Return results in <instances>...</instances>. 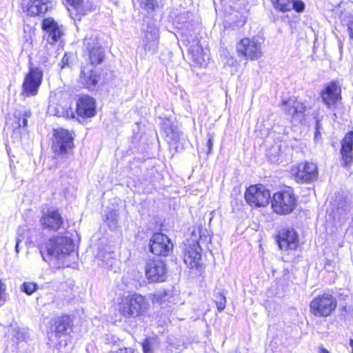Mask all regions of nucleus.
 Here are the masks:
<instances>
[{
	"label": "nucleus",
	"mask_w": 353,
	"mask_h": 353,
	"mask_svg": "<svg viewBox=\"0 0 353 353\" xmlns=\"http://www.w3.org/2000/svg\"><path fill=\"white\" fill-rule=\"evenodd\" d=\"M68 63H69V58L65 54L62 59H61V68H63L65 66H67L68 65Z\"/></svg>",
	"instance_id": "obj_39"
},
{
	"label": "nucleus",
	"mask_w": 353,
	"mask_h": 353,
	"mask_svg": "<svg viewBox=\"0 0 353 353\" xmlns=\"http://www.w3.org/2000/svg\"><path fill=\"white\" fill-rule=\"evenodd\" d=\"M236 50L239 54L247 59L254 60L261 57V43L255 39L244 38L237 43Z\"/></svg>",
	"instance_id": "obj_13"
},
{
	"label": "nucleus",
	"mask_w": 353,
	"mask_h": 353,
	"mask_svg": "<svg viewBox=\"0 0 353 353\" xmlns=\"http://www.w3.org/2000/svg\"><path fill=\"white\" fill-rule=\"evenodd\" d=\"M46 249L49 256L59 260L66 257L75 260L77 257L74 251V243L70 238L67 236H57L50 239L47 243Z\"/></svg>",
	"instance_id": "obj_1"
},
{
	"label": "nucleus",
	"mask_w": 353,
	"mask_h": 353,
	"mask_svg": "<svg viewBox=\"0 0 353 353\" xmlns=\"http://www.w3.org/2000/svg\"><path fill=\"white\" fill-rule=\"evenodd\" d=\"M292 9L295 10L296 12H302L305 8V4L302 1L293 0L292 2Z\"/></svg>",
	"instance_id": "obj_34"
},
{
	"label": "nucleus",
	"mask_w": 353,
	"mask_h": 353,
	"mask_svg": "<svg viewBox=\"0 0 353 353\" xmlns=\"http://www.w3.org/2000/svg\"><path fill=\"white\" fill-rule=\"evenodd\" d=\"M77 112L79 117L89 118L96 113L95 101L89 96H83L77 101Z\"/></svg>",
	"instance_id": "obj_21"
},
{
	"label": "nucleus",
	"mask_w": 353,
	"mask_h": 353,
	"mask_svg": "<svg viewBox=\"0 0 353 353\" xmlns=\"http://www.w3.org/2000/svg\"><path fill=\"white\" fill-rule=\"evenodd\" d=\"M19 241L17 240V243H16V245H15V250H16V252H19Z\"/></svg>",
	"instance_id": "obj_45"
},
{
	"label": "nucleus",
	"mask_w": 353,
	"mask_h": 353,
	"mask_svg": "<svg viewBox=\"0 0 353 353\" xmlns=\"http://www.w3.org/2000/svg\"><path fill=\"white\" fill-rule=\"evenodd\" d=\"M50 0H29L27 13L30 16L45 14L48 8Z\"/></svg>",
	"instance_id": "obj_26"
},
{
	"label": "nucleus",
	"mask_w": 353,
	"mask_h": 353,
	"mask_svg": "<svg viewBox=\"0 0 353 353\" xmlns=\"http://www.w3.org/2000/svg\"><path fill=\"white\" fill-rule=\"evenodd\" d=\"M341 88L339 82L332 81L325 85L320 95L323 103L330 108L341 99Z\"/></svg>",
	"instance_id": "obj_15"
},
{
	"label": "nucleus",
	"mask_w": 353,
	"mask_h": 353,
	"mask_svg": "<svg viewBox=\"0 0 353 353\" xmlns=\"http://www.w3.org/2000/svg\"><path fill=\"white\" fill-rule=\"evenodd\" d=\"M68 4L79 12H81V3L83 0H65Z\"/></svg>",
	"instance_id": "obj_35"
},
{
	"label": "nucleus",
	"mask_w": 353,
	"mask_h": 353,
	"mask_svg": "<svg viewBox=\"0 0 353 353\" xmlns=\"http://www.w3.org/2000/svg\"><path fill=\"white\" fill-rule=\"evenodd\" d=\"M54 332L49 336V340L54 342V335L56 338H60L62 336L70 334L72 330L73 323L69 316L63 315L57 316L54 319Z\"/></svg>",
	"instance_id": "obj_17"
},
{
	"label": "nucleus",
	"mask_w": 353,
	"mask_h": 353,
	"mask_svg": "<svg viewBox=\"0 0 353 353\" xmlns=\"http://www.w3.org/2000/svg\"><path fill=\"white\" fill-rule=\"evenodd\" d=\"M117 217L118 214L116 210H110L106 213L105 222L110 228L114 229L117 227Z\"/></svg>",
	"instance_id": "obj_30"
},
{
	"label": "nucleus",
	"mask_w": 353,
	"mask_h": 353,
	"mask_svg": "<svg viewBox=\"0 0 353 353\" xmlns=\"http://www.w3.org/2000/svg\"><path fill=\"white\" fill-rule=\"evenodd\" d=\"M42 29L46 32L48 42L51 44L58 41L63 34V27L51 17L43 20Z\"/></svg>",
	"instance_id": "obj_18"
},
{
	"label": "nucleus",
	"mask_w": 353,
	"mask_h": 353,
	"mask_svg": "<svg viewBox=\"0 0 353 353\" xmlns=\"http://www.w3.org/2000/svg\"><path fill=\"white\" fill-rule=\"evenodd\" d=\"M73 137L68 130L60 129L55 131L52 150L58 157L68 158L72 154Z\"/></svg>",
	"instance_id": "obj_5"
},
{
	"label": "nucleus",
	"mask_w": 353,
	"mask_h": 353,
	"mask_svg": "<svg viewBox=\"0 0 353 353\" xmlns=\"http://www.w3.org/2000/svg\"><path fill=\"white\" fill-rule=\"evenodd\" d=\"M83 56L89 61V66L101 64L105 58V50L95 32L88 33L83 39Z\"/></svg>",
	"instance_id": "obj_2"
},
{
	"label": "nucleus",
	"mask_w": 353,
	"mask_h": 353,
	"mask_svg": "<svg viewBox=\"0 0 353 353\" xmlns=\"http://www.w3.org/2000/svg\"><path fill=\"white\" fill-rule=\"evenodd\" d=\"M270 198V191L262 185H251L245 193V199L251 206H265Z\"/></svg>",
	"instance_id": "obj_8"
},
{
	"label": "nucleus",
	"mask_w": 353,
	"mask_h": 353,
	"mask_svg": "<svg viewBox=\"0 0 353 353\" xmlns=\"http://www.w3.org/2000/svg\"><path fill=\"white\" fill-rule=\"evenodd\" d=\"M38 288V285L34 282H24L21 286V291L28 295H31Z\"/></svg>",
	"instance_id": "obj_32"
},
{
	"label": "nucleus",
	"mask_w": 353,
	"mask_h": 353,
	"mask_svg": "<svg viewBox=\"0 0 353 353\" xmlns=\"http://www.w3.org/2000/svg\"><path fill=\"white\" fill-rule=\"evenodd\" d=\"M167 137L170 140V145L174 147L176 151L182 150L186 142L184 134L176 128L170 126L165 130Z\"/></svg>",
	"instance_id": "obj_24"
},
{
	"label": "nucleus",
	"mask_w": 353,
	"mask_h": 353,
	"mask_svg": "<svg viewBox=\"0 0 353 353\" xmlns=\"http://www.w3.org/2000/svg\"><path fill=\"white\" fill-rule=\"evenodd\" d=\"M281 105L285 113L291 117L303 116L306 110L305 103L294 97H290L288 100H283Z\"/></svg>",
	"instance_id": "obj_22"
},
{
	"label": "nucleus",
	"mask_w": 353,
	"mask_h": 353,
	"mask_svg": "<svg viewBox=\"0 0 353 353\" xmlns=\"http://www.w3.org/2000/svg\"><path fill=\"white\" fill-rule=\"evenodd\" d=\"M350 346L352 348V353H353V339H350Z\"/></svg>",
	"instance_id": "obj_46"
},
{
	"label": "nucleus",
	"mask_w": 353,
	"mask_h": 353,
	"mask_svg": "<svg viewBox=\"0 0 353 353\" xmlns=\"http://www.w3.org/2000/svg\"><path fill=\"white\" fill-rule=\"evenodd\" d=\"M321 137V130H315L314 132V140L317 141Z\"/></svg>",
	"instance_id": "obj_43"
},
{
	"label": "nucleus",
	"mask_w": 353,
	"mask_h": 353,
	"mask_svg": "<svg viewBox=\"0 0 353 353\" xmlns=\"http://www.w3.org/2000/svg\"><path fill=\"white\" fill-rule=\"evenodd\" d=\"M15 117H18L19 128H26L28 125V119L31 117V112L29 110H23L20 112L18 115L15 114Z\"/></svg>",
	"instance_id": "obj_28"
},
{
	"label": "nucleus",
	"mask_w": 353,
	"mask_h": 353,
	"mask_svg": "<svg viewBox=\"0 0 353 353\" xmlns=\"http://www.w3.org/2000/svg\"><path fill=\"white\" fill-rule=\"evenodd\" d=\"M188 52L192 55L193 61L196 64L202 65L205 61L206 53L204 52L201 45L197 38L190 42L188 41Z\"/></svg>",
	"instance_id": "obj_25"
},
{
	"label": "nucleus",
	"mask_w": 353,
	"mask_h": 353,
	"mask_svg": "<svg viewBox=\"0 0 353 353\" xmlns=\"http://www.w3.org/2000/svg\"><path fill=\"white\" fill-rule=\"evenodd\" d=\"M149 303L145 297L139 294L125 296L119 306L120 313L126 318H134L147 312Z\"/></svg>",
	"instance_id": "obj_3"
},
{
	"label": "nucleus",
	"mask_w": 353,
	"mask_h": 353,
	"mask_svg": "<svg viewBox=\"0 0 353 353\" xmlns=\"http://www.w3.org/2000/svg\"><path fill=\"white\" fill-rule=\"evenodd\" d=\"M108 257L107 259H105V257H104L102 260L104 262V265L107 268H112L114 266V265L115 264V263L117 262V259L113 258L111 256V254H108Z\"/></svg>",
	"instance_id": "obj_37"
},
{
	"label": "nucleus",
	"mask_w": 353,
	"mask_h": 353,
	"mask_svg": "<svg viewBox=\"0 0 353 353\" xmlns=\"http://www.w3.org/2000/svg\"><path fill=\"white\" fill-rule=\"evenodd\" d=\"M323 128L319 119H316L315 124V130H321Z\"/></svg>",
	"instance_id": "obj_42"
},
{
	"label": "nucleus",
	"mask_w": 353,
	"mask_h": 353,
	"mask_svg": "<svg viewBox=\"0 0 353 353\" xmlns=\"http://www.w3.org/2000/svg\"><path fill=\"white\" fill-rule=\"evenodd\" d=\"M353 131L347 132L342 140L341 154L343 163L348 165L353 160Z\"/></svg>",
	"instance_id": "obj_23"
},
{
	"label": "nucleus",
	"mask_w": 353,
	"mask_h": 353,
	"mask_svg": "<svg viewBox=\"0 0 353 353\" xmlns=\"http://www.w3.org/2000/svg\"><path fill=\"white\" fill-rule=\"evenodd\" d=\"M161 0H140L141 7L147 12L153 11L159 8Z\"/></svg>",
	"instance_id": "obj_29"
},
{
	"label": "nucleus",
	"mask_w": 353,
	"mask_h": 353,
	"mask_svg": "<svg viewBox=\"0 0 353 353\" xmlns=\"http://www.w3.org/2000/svg\"><path fill=\"white\" fill-rule=\"evenodd\" d=\"M213 146V137L212 136H208V139L207 142V147H208V154H210L212 150Z\"/></svg>",
	"instance_id": "obj_38"
},
{
	"label": "nucleus",
	"mask_w": 353,
	"mask_h": 353,
	"mask_svg": "<svg viewBox=\"0 0 353 353\" xmlns=\"http://www.w3.org/2000/svg\"><path fill=\"white\" fill-rule=\"evenodd\" d=\"M201 248L197 241H193L188 245H185L183 261L190 269L199 270L201 265Z\"/></svg>",
	"instance_id": "obj_16"
},
{
	"label": "nucleus",
	"mask_w": 353,
	"mask_h": 353,
	"mask_svg": "<svg viewBox=\"0 0 353 353\" xmlns=\"http://www.w3.org/2000/svg\"><path fill=\"white\" fill-rule=\"evenodd\" d=\"M145 275L150 283H162L168 277L166 261L159 258L148 259L145 265Z\"/></svg>",
	"instance_id": "obj_6"
},
{
	"label": "nucleus",
	"mask_w": 353,
	"mask_h": 353,
	"mask_svg": "<svg viewBox=\"0 0 353 353\" xmlns=\"http://www.w3.org/2000/svg\"><path fill=\"white\" fill-rule=\"evenodd\" d=\"M142 30L143 33V48L145 51L154 54L159 44V29L153 21H149L146 26L143 27Z\"/></svg>",
	"instance_id": "obj_11"
},
{
	"label": "nucleus",
	"mask_w": 353,
	"mask_h": 353,
	"mask_svg": "<svg viewBox=\"0 0 353 353\" xmlns=\"http://www.w3.org/2000/svg\"><path fill=\"white\" fill-rule=\"evenodd\" d=\"M173 249L171 240L161 232L154 233L150 240V250L157 256H168Z\"/></svg>",
	"instance_id": "obj_12"
},
{
	"label": "nucleus",
	"mask_w": 353,
	"mask_h": 353,
	"mask_svg": "<svg viewBox=\"0 0 353 353\" xmlns=\"http://www.w3.org/2000/svg\"><path fill=\"white\" fill-rule=\"evenodd\" d=\"M271 203L274 212L288 214L294 210L296 199L292 190L280 191L274 194Z\"/></svg>",
	"instance_id": "obj_7"
},
{
	"label": "nucleus",
	"mask_w": 353,
	"mask_h": 353,
	"mask_svg": "<svg viewBox=\"0 0 353 353\" xmlns=\"http://www.w3.org/2000/svg\"><path fill=\"white\" fill-rule=\"evenodd\" d=\"M292 1L293 0H272L274 7L283 12L292 10Z\"/></svg>",
	"instance_id": "obj_27"
},
{
	"label": "nucleus",
	"mask_w": 353,
	"mask_h": 353,
	"mask_svg": "<svg viewBox=\"0 0 353 353\" xmlns=\"http://www.w3.org/2000/svg\"><path fill=\"white\" fill-rule=\"evenodd\" d=\"M280 250L283 251L295 250L299 243L297 232L290 228H283L278 231L275 237Z\"/></svg>",
	"instance_id": "obj_9"
},
{
	"label": "nucleus",
	"mask_w": 353,
	"mask_h": 353,
	"mask_svg": "<svg viewBox=\"0 0 353 353\" xmlns=\"http://www.w3.org/2000/svg\"><path fill=\"white\" fill-rule=\"evenodd\" d=\"M215 299L217 310L219 312H222L225 309L226 304L225 293L223 291L217 293V294L215 296Z\"/></svg>",
	"instance_id": "obj_31"
},
{
	"label": "nucleus",
	"mask_w": 353,
	"mask_h": 353,
	"mask_svg": "<svg viewBox=\"0 0 353 353\" xmlns=\"http://www.w3.org/2000/svg\"><path fill=\"white\" fill-rule=\"evenodd\" d=\"M41 223L44 228L57 231L63 224V219L58 210L48 211L44 214L41 220Z\"/></svg>",
	"instance_id": "obj_20"
},
{
	"label": "nucleus",
	"mask_w": 353,
	"mask_h": 353,
	"mask_svg": "<svg viewBox=\"0 0 353 353\" xmlns=\"http://www.w3.org/2000/svg\"><path fill=\"white\" fill-rule=\"evenodd\" d=\"M330 261L327 262V263H325V268H327L328 267V265H330Z\"/></svg>",
	"instance_id": "obj_48"
},
{
	"label": "nucleus",
	"mask_w": 353,
	"mask_h": 353,
	"mask_svg": "<svg viewBox=\"0 0 353 353\" xmlns=\"http://www.w3.org/2000/svg\"><path fill=\"white\" fill-rule=\"evenodd\" d=\"M141 346L143 353H153L151 342L148 339H145Z\"/></svg>",
	"instance_id": "obj_36"
},
{
	"label": "nucleus",
	"mask_w": 353,
	"mask_h": 353,
	"mask_svg": "<svg viewBox=\"0 0 353 353\" xmlns=\"http://www.w3.org/2000/svg\"><path fill=\"white\" fill-rule=\"evenodd\" d=\"M291 172L298 183H310L318 177V168L313 163H300L292 168Z\"/></svg>",
	"instance_id": "obj_10"
},
{
	"label": "nucleus",
	"mask_w": 353,
	"mask_h": 353,
	"mask_svg": "<svg viewBox=\"0 0 353 353\" xmlns=\"http://www.w3.org/2000/svg\"><path fill=\"white\" fill-rule=\"evenodd\" d=\"M319 353H330V352L327 349H325V348H324L323 347H321L319 348Z\"/></svg>",
	"instance_id": "obj_44"
},
{
	"label": "nucleus",
	"mask_w": 353,
	"mask_h": 353,
	"mask_svg": "<svg viewBox=\"0 0 353 353\" xmlns=\"http://www.w3.org/2000/svg\"><path fill=\"white\" fill-rule=\"evenodd\" d=\"M93 68L94 66L88 65L81 67L80 81L89 90H94L96 88L100 79V74Z\"/></svg>",
	"instance_id": "obj_19"
},
{
	"label": "nucleus",
	"mask_w": 353,
	"mask_h": 353,
	"mask_svg": "<svg viewBox=\"0 0 353 353\" xmlns=\"http://www.w3.org/2000/svg\"><path fill=\"white\" fill-rule=\"evenodd\" d=\"M336 304V299L332 294L323 293L310 302V312L317 317H327L334 311Z\"/></svg>",
	"instance_id": "obj_4"
},
{
	"label": "nucleus",
	"mask_w": 353,
	"mask_h": 353,
	"mask_svg": "<svg viewBox=\"0 0 353 353\" xmlns=\"http://www.w3.org/2000/svg\"><path fill=\"white\" fill-rule=\"evenodd\" d=\"M347 30L350 38L353 39V20L348 23Z\"/></svg>",
	"instance_id": "obj_40"
},
{
	"label": "nucleus",
	"mask_w": 353,
	"mask_h": 353,
	"mask_svg": "<svg viewBox=\"0 0 353 353\" xmlns=\"http://www.w3.org/2000/svg\"><path fill=\"white\" fill-rule=\"evenodd\" d=\"M342 310L346 312L347 311V307L346 306L343 307Z\"/></svg>",
	"instance_id": "obj_47"
},
{
	"label": "nucleus",
	"mask_w": 353,
	"mask_h": 353,
	"mask_svg": "<svg viewBox=\"0 0 353 353\" xmlns=\"http://www.w3.org/2000/svg\"><path fill=\"white\" fill-rule=\"evenodd\" d=\"M350 205L347 201H341L336 207V213L341 215H346L350 212Z\"/></svg>",
	"instance_id": "obj_33"
},
{
	"label": "nucleus",
	"mask_w": 353,
	"mask_h": 353,
	"mask_svg": "<svg viewBox=\"0 0 353 353\" xmlns=\"http://www.w3.org/2000/svg\"><path fill=\"white\" fill-rule=\"evenodd\" d=\"M43 79V72L39 68H30L23 83V91L26 94L36 95Z\"/></svg>",
	"instance_id": "obj_14"
},
{
	"label": "nucleus",
	"mask_w": 353,
	"mask_h": 353,
	"mask_svg": "<svg viewBox=\"0 0 353 353\" xmlns=\"http://www.w3.org/2000/svg\"><path fill=\"white\" fill-rule=\"evenodd\" d=\"M63 265H65L67 267L70 266L68 263H65V262L63 263Z\"/></svg>",
	"instance_id": "obj_49"
},
{
	"label": "nucleus",
	"mask_w": 353,
	"mask_h": 353,
	"mask_svg": "<svg viewBox=\"0 0 353 353\" xmlns=\"http://www.w3.org/2000/svg\"><path fill=\"white\" fill-rule=\"evenodd\" d=\"M116 353H135L134 350L128 348H121L116 352Z\"/></svg>",
	"instance_id": "obj_41"
}]
</instances>
